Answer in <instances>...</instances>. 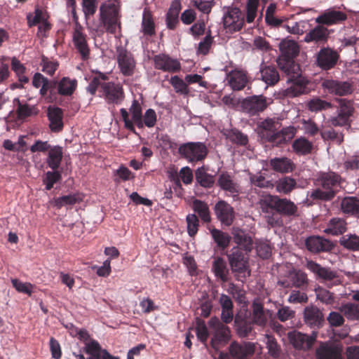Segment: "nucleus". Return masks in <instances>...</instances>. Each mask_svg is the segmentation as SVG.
Instances as JSON below:
<instances>
[{
	"label": "nucleus",
	"instance_id": "obj_55",
	"mask_svg": "<svg viewBox=\"0 0 359 359\" xmlns=\"http://www.w3.org/2000/svg\"><path fill=\"white\" fill-rule=\"evenodd\" d=\"M227 138L231 142L242 146L246 145L248 142V136L236 129L231 130L228 133Z\"/></svg>",
	"mask_w": 359,
	"mask_h": 359
},
{
	"label": "nucleus",
	"instance_id": "obj_7",
	"mask_svg": "<svg viewBox=\"0 0 359 359\" xmlns=\"http://www.w3.org/2000/svg\"><path fill=\"white\" fill-rule=\"evenodd\" d=\"M179 154L189 162L202 161L208 154L205 145L201 142H188L180 146Z\"/></svg>",
	"mask_w": 359,
	"mask_h": 359
},
{
	"label": "nucleus",
	"instance_id": "obj_4",
	"mask_svg": "<svg viewBox=\"0 0 359 359\" xmlns=\"http://www.w3.org/2000/svg\"><path fill=\"white\" fill-rule=\"evenodd\" d=\"M271 102V98L262 95H252L243 99L241 107L243 112L250 116H255L264 111Z\"/></svg>",
	"mask_w": 359,
	"mask_h": 359
},
{
	"label": "nucleus",
	"instance_id": "obj_15",
	"mask_svg": "<svg viewBox=\"0 0 359 359\" xmlns=\"http://www.w3.org/2000/svg\"><path fill=\"white\" fill-rule=\"evenodd\" d=\"M154 66L156 69L170 73L177 72L181 69L180 62L165 54H158L154 57Z\"/></svg>",
	"mask_w": 359,
	"mask_h": 359
},
{
	"label": "nucleus",
	"instance_id": "obj_28",
	"mask_svg": "<svg viewBox=\"0 0 359 359\" xmlns=\"http://www.w3.org/2000/svg\"><path fill=\"white\" fill-rule=\"evenodd\" d=\"M330 32L323 25H319L310 30L304 36V41L306 43L314 42L316 43L327 41Z\"/></svg>",
	"mask_w": 359,
	"mask_h": 359
},
{
	"label": "nucleus",
	"instance_id": "obj_44",
	"mask_svg": "<svg viewBox=\"0 0 359 359\" xmlns=\"http://www.w3.org/2000/svg\"><path fill=\"white\" fill-rule=\"evenodd\" d=\"M339 310L348 320L359 321V304H345L341 306Z\"/></svg>",
	"mask_w": 359,
	"mask_h": 359
},
{
	"label": "nucleus",
	"instance_id": "obj_2",
	"mask_svg": "<svg viewBox=\"0 0 359 359\" xmlns=\"http://www.w3.org/2000/svg\"><path fill=\"white\" fill-rule=\"evenodd\" d=\"M278 67L288 76V82L292 83L290 87L294 96L303 94L306 92L307 80L301 74L299 65L292 59L279 57L277 60Z\"/></svg>",
	"mask_w": 359,
	"mask_h": 359
},
{
	"label": "nucleus",
	"instance_id": "obj_6",
	"mask_svg": "<svg viewBox=\"0 0 359 359\" xmlns=\"http://www.w3.org/2000/svg\"><path fill=\"white\" fill-rule=\"evenodd\" d=\"M101 22L107 32L114 34L120 28L118 8L114 4L102 6L100 8Z\"/></svg>",
	"mask_w": 359,
	"mask_h": 359
},
{
	"label": "nucleus",
	"instance_id": "obj_27",
	"mask_svg": "<svg viewBox=\"0 0 359 359\" xmlns=\"http://www.w3.org/2000/svg\"><path fill=\"white\" fill-rule=\"evenodd\" d=\"M306 248L312 252L329 251L333 245L332 243L320 236H310L306 240Z\"/></svg>",
	"mask_w": 359,
	"mask_h": 359
},
{
	"label": "nucleus",
	"instance_id": "obj_50",
	"mask_svg": "<svg viewBox=\"0 0 359 359\" xmlns=\"http://www.w3.org/2000/svg\"><path fill=\"white\" fill-rule=\"evenodd\" d=\"M340 243L345 248L350 250H359V236L355 234L343 236L340 239Z\"/></svg>",
	"mask_w": 359,
	"mask_h": 359
},
{
	"label": "nucleus",
	"instance_id": "obj_47",
	"mask_svg": "<svg viewBox=\"0 0 359 359\" xmlns=\"http://www.w3.org/2000/svg\"><path fill=\"white\" fill-rule=\"evenodd\" d=\"M278 196L270 194L262 196L259 200V206L262 212L268 213L270 210L276 209Z\"/></svg>",
	"mask_w": 359,
	"mask_h": 359
},
{
	"label": "nucleus",
	"instance_id": "obj_40",
	"mask_svg": "<svg viewBox=\"0 0 359 359\" xmlns=\"http://www.w3.org/2000/svg\"><path fill=\"white\" fill-rule=\"evenodd\" d=\"M341 208L344 213L357 215L359 214V199L353 196L346 197L341 202Z\"/></svg>",
	"mask_w": 359,
	"mask_h": 359
},
{
	"label": "nucleus",
	"instance_id": "obj_17",
	"mask_svg": "<svg viewBox=\"0 0 359 359\" xmlns=\"http://www.w3.org/2000/svg\"><path fill=\"white\" fill-rule=\"evenodd\" d=\"M102 90L105 99L109 103L119 104L123 99V90L119 83L103 82Z\"/></svg>",
	"mask_w": 359,
	"mask_h": 359
},
{
	"label": "nucleus",
	"instance_id": "obj_25",
	"mask_svg": "<svg viewBox=\"0 0 359 359\" xmlns=\"http://www.w3.org/2000/svg\"><path fill=\"white\" fill-rule=\"evenodd\" d=\"M296 133V129L293 126H289L283 128L280 130H277L269 136L267 141L274 145H279L289 142L292 140Z\"/></svg>",
	"mask_w": 359,
	"mask_h": 359
},
{
	"label": "nucleus",
	"instance_id": "obj_60",
	"mask_svg": "<svg viewBox=\"0 0 359 359\" xmlns=\"http://www.w3.org/2000/svg\"><path fill=\"white\" fill-rule=\"evenodd\" d=\"M266 344L269 353L272 357L277 358L279 356L280 348L273 337L266 334Z\"/></svg>",
	"mask_w": 359,
	"mask_h": 359
},
{
	"label": "nucleus",
	"instance_id": "obj_12",
	"mask_svg": "<svg viewBox=\"0 0 359 359\" xmlns=\"http://www.w3.org/2000/svg\"><path fill=\"white\" fill-rule=\"evenodd\" d=\"M116 58L121 72L124 76H131L135 69V61L132 54L122 46L116 48Z\"/></svg>",
	"mask_w": 359,
	"mask_h": 359
},
{
	"label": "nucleus",
	"instance_id": "obj_43",
	"mask_svg": "<svg viewBox=\"0 0 359 359\" xmlns=\"http://www.w3.org/2000/svg\"><path fill=\"white\" fill-rule=\"evenodd\" d=\"M297 187V182L294 179L290 177H284L279 179L276 182V191L281 194H287Z\"/></svg>",
	"mask_w": 359,
	"mask_h": 359
},
{
	"label": "nucleus",
	"instance_id": "obj_37",
	"mask_svg": "<svg viewBox=\"0 0 359 359\" xmlns=\"http://www.w3.org/2000/svg\"><path fill=\"white\" fill-rule=\"evenodd\" d=\"M279 48L282 53L280 57L292 59L299 53V46L292 40H283L279 44Z\"/></svg>",
	"mask_w": 359,
	"mask_h": 359
},
{
	"label": "nucleus",
	"instance_id": "obj_21",
	"mask_svg": "<svg viewBox=\"0 0 359 359\" xmlns=\"http://www.w3.org/2000/svg\"><path fill=\"white\" fill-rule=\"evenodd\" d=\"M318 359H341V348L334 343H323L316 351Z\"/></svg>",
	"mask_w": 359,
	"mask_h": 359
},
{
	"label": "nucleus",
	"instance_id": "obj_20",
	"mask_svg": "<svg viewBox=\"0 0 359 359\" xmlns=\"http://www.w3.org/2000/svg\"><path fill=\"white\" fill-rule=\"evenodd\" d=\"M227 81L233 90H240L245 87L249 79L243 69H235L231 71L226 77Z\"/></svg>",
	"mask_w": 359,
	"mask_h": 359
},
{
	"label": "nucleus",
	"instance_id": "obj_48",
	"mask_svg": "<svg viewBox=\"0 0 359 359\" xmlns=\"http://www.w3.org/2000/svg\"><path fill=\"white\" fill-rule=\"evenodd\" d=\"M193 209L194 212L198 214L204 222H209L210 221L209 208L205 203L199 200H195L193 202Z\"/></svg>",
	"mask_w": 359,
	"mask_h": 359
},
{
	"label": "nucleus",
	"instance_id": "obj_46",
	"mask_svg": "<svg viewBox=\"0 0 359 359\" xmlns=\"http://www.w3.org/2000/svg\"><path fill=\"white\" fill-rule=\"evenodd\" d=\"M210 233L218 247L222 249L228 247L231 241V237L227 233L216 229H212L210 230Z\"/></svg>",
	"mask_w": 359,
	"mask_h": 359
},
{
	"label": "nucleus",
	"instance_id": "obj_14",
	"mask_svg": "<svg viewBox=\"0 0 359 359\" xmlns=\"http://www.w3.org/2000/svg\"><path fill=\"white\" fill-rule=\"evenodd\" d=\"M290 342L296 348L309 349L316 341L317 333L313 332L311 335H307L297 331L290 332L287 334Z\"/></svg>",
	"mask_w": 359,
	"mask_h": 359
},
{
	"label": "nucleus",
	"instance_id": "obj_38",
	"mask_svg": "<svg viewBox=\"0 0 359 359\" xmlns=\"http://www.w3.org/2000/svg\"><path fill=\"white\" fill-rule=\"evenodd\" d=\"M83 195L80 193H75L63 196L54 199V205L57 208L63 206H71L83 201Z\"/></svg>",
	"mask_w": 359,
	"mask_h": 359
},
{
	"label": "nucleus",
	"instance_id": "obj_35",
	"mask_svg": "<svg viewBox=\"0 0 359 359\" xmlns=\"http://www.w3.org/2000/svg\"><path fill=\"white\" fill-rule=\"evenodd\" d=\"M280 128V123L276 118H268L261 121L258 124L259 133L266 140L271 135L273 132L279 130Z\"/></svg>",
	"mask_w": 359,
	"mask_h": 359
},
{
	"label": "nucleus",
	"instance_id": "obj_56",
	"mask_svg": "<svg viewBox=\"0 0 359 359\" xmlns=\"http://www.w3.org/2000/svg\"><path fill=\"white\" fill-rule=\"evenodd\" d=\"M38 113L39 109L36 105L23 104L20 106V108H17V114L20 118L34 116L38 114Z\"/></svg>",
	"mask_w": 359,
	"mask_h": 359
},
{
	"label": "nucleus",
	"instance_id": "obj_53",
	"mask_svg": "<svg viewBox=\"0 0 359 359\" xmlns=\"http://www.w3.org/2000/svg\"><path fill=\"white\" fill-rule=\"evenodd\" d=\"M307 107L310 111L317 112L332 108V104L329 102L316 97L308 102Z\"/></svg>",
	"mask_w": 359,
	"mask_h": 359
},
{
	"label": "nucleus",
	"instance_id": "obj_58",
	"mask_svg": "<svg viewBox=\"0 0 359 359\" xmlns=\"http://www.w3.org/2000/svg\"><path fill=\"white\" fill-rule=\"evenodd\" d=\"M250 180L253 185L258 187L269 188L273 187L272 183L267 180L261 172L250 175Z\"/></svg>",
	"mask_w": 359,
	"mask_h": 359
},
{
	"label": "nucleus",
	"instance_id": "obj_49",
	"mask_svg": "<svg viewBox=\"0 0 359 359\" xmlns=\"http://www.w3.org/2000/svg\"><path fill=\"white\" fill-rule=\"evenodd\" d=\"M130 114H132V121L133 123H135L138 128H143L142 115V107L139 102L134 100L129 109Z\"/></svg>",
	"mask_w": 359,
	"mask_h": 359
},
{
	"label": "nucleus",
	"instance_id": "obj_32",
	"mask_svg": "<svg viewBox=\"0 0 359 359\" xmlns=\"http://www.w3.org/2000/svg\"><path fill=\"white\" fill-rule=\"evenodd\" d=\"M232 235L233 241L238 245V248H243L246 252L251 251L253 248V242L248 233L240 229H233Z\"/></svg>",
	"mask_w": 359,
	"mask_h": 359
},
{
	"label": "nucleus",
	"instance_id": "obj_51",
	"mask_svg": "<svg viewBox=\"0 0 359 359\" xmlns=\"http://www.w3.org/2000/svg\"><path fill=\"white\" fill-rule=\"evenodd\" d=\"M292 148L296 153L304 155L311 152L312 144L305 137H300L294 141Z\"/></svg>",
	"mask_w": 359,
	"mask_h": 359
},
{
	"label": "nucleus",
	"instance_id": "obj_57",
	"mask_svg": "<svg viewBox=\"0 0 359 359\" xmlns=\"http://www.w3.org/2000/svg\"><path fill=\"white\" fill-rule=\"evenodd\" d=\"M62 177L61 173L58 171H48L46 173V177L43 179V184L46 185V189L49 191L50 190L54 184L60 180Z\"/></svg>",
	"mask_w": 359,
	"mask_h": 359
},
{
	"label": "nucleus",
	"instance_id": "obj_33",
	"mask_svg": "<svg viewBox=\"0 0 359 359\" xmlns=\"http://www.w3.org/2000/svg\"><path fill=\"white\" fill-rule=\"evenodd\" d=\"M57 93L62 96H71L76 89L77 81L65 76L56 83Z\"/></svg>",
	"mask_w": 359,
	"mask_h": 359
},
{
	"label": "nucleus",
	"instance_id": "obj_63",
	"mask_svg": "<svg viewBox=\"0 0 359 359\" xmlns=\"http://www.w3.org/2000/svg\"><path fill=\"white\" fill-rule=\"evenodd\" d=\"M321 137L325 140H332L340 144L344 141V136L341 133H337L331 129L320 133Z\"/></svg>",
	"mask_w": 359,
	"mask_h": 359
},
{
	"label": "nucleus",
	"instance_id": "obj_29",
	"mask_svg": "<svg viewBox=\"0 0 359 359\" xmlns=\"http://www.w3.org/2000/svg\"><path fill=\"white\" fill-rule=\"evenodd\" d=\"M307 283L306 274L299 270H292L288 273L287 280L278 281V284L283 287L295 286L297 287H302Z\"/></svg>",
	"mask_w": 359,
	"mask_h": 359
},
{
	"label": "nucleus",
	"instance_id": "obj_42",
	"mask_svg": "<svg viewBox=\"0 0 359 359\" xmlns=\"http://www.w3.org/2000/svg\"><path fill=\"white\" fill-rule=\"evenodd\" d=\"M346 230V223L341 218H333L329 223L324 232L332 235L342 234Z\"/></svg>",
	"mask_w": 359,
	"mask_h": 359
},
{
	"label": "nucleus",
	"instance_id": "obj_30",
	"mask_svg": "<svg viewBox=\"0 0 359 359\" xmlns=\"http://www.w3.org/2000/svg\"><path fill=\"white\" fill-rule=\"evenodd\" d=\"M84 351L88 355V359H117V357L110 355L107 350L102 349L97 341L88 344Z\"/></svg>",
	"mask_w": 359,
	"mask_h": 359
},
{
	"label": "nucleus",
	"instance_id": "obj_64",
	"mask_svg": "<svg viewBox=\"0 0 359 359\" xmlns=\"http://www.w3.org/2000/svg\"><path fill=\"white\" fill-rule=\"evenodd\" d=\"M187 231L190 236L196 234L198 228V219L194 214H189L187 216Z\"/></svg>",
	"mask_w": 359,
	"mask_h": 359
},
{
	"label": "nucleus",
	"instance_id": "obj_1",
	"mask_svg": "<svg viewBox=\"0 0 359 359\" xmlns=\"http://www.w3.org/2000/svg\"><path fill=\"white\" fill-rule=\"evenodd\" d=\"M342 182L341 177L334 172H320L316 180V184L323 189L318 188L313 190L310 197L314 200H330L334 196L338 188L341 187Z\"/></svg>",
	"mask_w": 359,
	"mask_h": 359
},
{
	"label": "nucleus",
	"instance_id": "obj_3",
	"mask_svg": "<svg viewBox=\"0 0 359 359\" xmlns=\"http://www.w3.org/2000/svg\"><path fill=\"white\" fill-rule=\"evenodd\" d=\"M228 257L231 269L237 273L238 279L243 282L250 274L247 255L241 248L234 247Z\"/></svg>",
	"mask_w": 359,
	"mask_h": 359
},
{
	"label": "nucleus",
	"instance_id": "obj_59",
	"mask_svg": "<svg viewBox=\"0 0 359 359\" xmlns=\"http://www.w3.org/2000/svg\"><path fill=\"white\" fill-rule=\"evenodd\" d=\"M316 297L321 302L326 304H331L334 302V298L330 291L321 287H318L315 290Z\"/></svg>",
	"mask_w": 359,
	"mask_h": 359
},
{
	"label": "nucleus",
	"instance_id": "obj_26",
	"mask_svg": "<svg viewBox=\"0 0 359 359\" xmlns=\"http://www.w3.org/2000/svg\"><path fill=\"white\" fill-rule=\"evenodd\" d=\"M254 351L255 347L251 343L238 344L233 342L229 346V353L234 359H246Z\"/></svg>",
	"mask_w": 359,
	"mask_h": 359
},
{
	"label": "nucleus",
	"instance_id": "obj_62",
	"mask_svg": "<svg viewBox=\"0 0 359 359\" xmlns=\"http://www.w3.org/2000/svg\"><path fill=\"white\" fill-rule=\"evenodd\" d=\"M47 20V15L46 13H44L43 11L36 8L35 10L34 15L33 14H28L27 15V20H28V25L29 27H32L34 25H36L39 23H41V22Z\"/></svg>",
	"mask_w": 359,
	"mask_h": 359
},
{
	"label": "nucleus",
	"instance_id": "obj_24",
	"mask_svg": "<svg viewBox=\"0 0 359 359\" xmlns=\"http://www.w3.org/2000/svg\"><path fill=\"white\" fill-rule=\"evenodd\" d=\"M217 184L222 190L229 193L232 196H236L241 192L239 184L227 172H222L219 175Z\"/></svg>",
	"mask_w": 359,
	"mask_h": 359
},
{
	"label": "nucleus",
	"instance_id": "obj_11",
	"mask_svg": "<svg viewBox=\"0 0 359 359\" xmlns=\"http://www.w3.org/2000/svg\"><path fill=\"white\" fill-rule=\"evenodd\" d=\"M244 22V15L238 8L229 7L224 13V26L231 32L239 31L243 27Z\"/></svg>",
	"mask_w": 359,
	"mask_h": 359
},
{
	"label": "nucleus",
	"instance_id": "obj_54",
	"mask_svg": "<svg viewBox=\"0 0 359 359\" xmlns=\"http://www.w3.org/2000/svg\"><path fill=\"white\" fill-rule=\"evenodd\" d=\"M142 31L145 34L152 35L154 33V23L149 11L144 10L142 17Z\"/></svg>",
	"mask_w": 359,
	"mask_h": 359
},
{
	"label": "nucleus",
	"instance_id": "obj_19",
	"mask_svg": "<svg viewBox=\"0 0 359 359\" xmlns=\"http://www.w3.org/2000/svg\"><path fill=\"white\" fill-rule=\"evenodd\" d=\"M215 212L217 219L222 224L230 226L234 219L233 208L226 201H219L215 206Z\"/></svg>",
	"mask_w": 359,
	"mask_h": 359
},
{
	"label": "nucleus",
	"instance_id": "obj_39",
	"mask_svg": "<svg viewBox=\"0 0 359 359\" xmlns=\"http://www.w3.org/2000/svg\"><path fill=\"white\" fill-rule=\"evenodd\" d=\"M262 81L267 85L273 86L280 79L277 69L271 66H265L260 69Z\"/></svg>",
	"mask_w": 359,
	"mask_h": 359
},
{
	"label": "nucleus",
	"instance_id": "obj_9",
	"mask_svg": "<svg viewBox=\"0 0 359 359\" xmlns=\"http://www.w3.org/2000/svg\"><path fill=\"white\" fill-rule=\"evenodd\" d=\"M210 327L214 330L211 339L212 348L218 349L221 344H226L230 339V330L217 318H212L209 321Z\"/></svg>",
	"mask_w": 359,
	"mask_h": 359
},
{
	"label": "nucleus",
	"instance_id": "obj_45",
	"mask_svg": "<svg viewBox=\"0 0 359 359\" xmlns=\"http://www.w3.org/2000/svg\"><path fill=\"white\" fill-rule=\"evenodd\" d=\"M196 180L201 186L205 188L211 187L215 182L213 176L207 173L203 167L199 168L196 170Z\"/></svg>",
	"mask_w": 359,
	"mask_h": 359
},
{
	"label": "nucleus",
	"instance_id": "obj_22",
	"mask_svg": "<svg viewBox=\"0 0 359 359\" xmlns=\"http://www.w3.org/2000/svg\"><path fill=\"white\" fill-rule=\"evenodd\" d=\"M252 307V320L253 323L259 326L264 327L269 320L272 318V311L270 310H264L263 305L258 300L253 302Z\"/></svg>",
	"mask_w": 359,
	"mask_h": 359
},
{
	"label": "nucleus",
	"instance_id": "obj_52",
	"mask_svg": "<svg viewBox=\"0 0 359 359\" xmlns=\"http://www.w3.org/2000/svg\"><path fill=\"white\" fill-rule=\"evenodd\" d=\"M212 270L215 276L222 280H226L228 269L226 262L220 257L215 259L212 265Z\"/></svg>",
	"mask_w": 359,
	"mask_h": 359
},
{
	"label": "nucleus",
	"instance_id": "obj_23",
	"mask_svg": "<svg viewBox=\"0 0 359 359\" xmlns=\"http://www.w3.org/2000/svg\"><path fill=\"white\" fill-rule=\"evenodd\" d=\"M304 320L306 325L313 328H318L323 322V314L316 306H308L304 311Z\"/></svg>",
	"mask_w": 359,
	"mask_h": 359
},
{
	"label": "nucleus",
	"instance_id": "obj_34",
	"mask_svg": "<svg viewBox=\"0 0 359 359\" xmlns=\"http://www.w3.org/2000/svg\"><path fill=\"white\" fill-rule=\"evenodd\" d=\"M270 166L274 171L280 173L291 172L294 169V164L292 160L286 157L271 159Z\"/></svg>",
	"mask_w": 359,
	"mask_h": 359
},
{
	"label": "nucleus",
	"instance_id": "obj_13",
	"mask_svg": "<svg viewBox=\"0 0 359 359\" xmlns=\"http://www.w3.org/2000/svg\"><path fill=\"white\" fill-rule=\"evenodd\" d=\"M346 19L347 15L345 13L333 7L325 10L316 18L315 21L319 25L331 26L340 24Z\"/></svg>",
	"mask_w": 359,
	"mask_h": 359
},
{
	"label": "nucleus",
	"instance_id": "obj_41",
	"mask_svg": "<svg viewBox=\"0 0 359 359\" xmlns=\"http://www.w3.org/2000/svg\"><path fill=\"white\" fill-rule=\"evenodd\" d=\"M276 210L284 215L291 216L296 214L297 208L296 205L287 198H280L277 201Z\"/></svg>",
	"mask_w": 359,
	"mask_h": 359
},
{
	"label": "nucleus",
	"instance_id": "obj_61",
	"mask_svg": "<svg viewBox=\"0 0 359 359\" xmlns=\"http://www.w3.org/2000/svg\"><path fill=\"white\" fill-rule=\"evenodd\" d=\"M70 333L72 335L77 337L81 341H82L84 344V350L86 349L87 345L90 344L94 339H90L89 334L84 329H77L76 327H73Z\"/></svg>",
	"mask_w": 359,
	"mask_h": 359
},
{
	"label": "nucleus",
	"instance_id": "obj_10",
	"mask_svg": "<svg viewBox=\"0 0 359 359\" xmlns=\"http://www.w3.org/2000/svg\"><path fill=\"white\" fill-rule=\"evenodd\" d=\"M321 86L328 93L338 96L348 95L353 92V84L350 81L325 79Z\"/></svg>",
	"mask_w": 359,
	"mask_h": 359
},
{
	"label": "nucleus",
	"instance_id": "obj_5",
	"mask_svg": "<svg viewBox=\"0 0 359 359\" xmlns=\"http://www.w3.org/2000/svg\"><path fill=\"white\" fill-rule=\"evenodd\" d=\"M335 101L338 103L337 114L331 117L330 122L334 126H346L354 112L353 103L351 100L342 98H337Z\"/></svg>",
	"mask_w": 359,
	"mask_h": 359
},
{
	"label": "nucleus",
	"instance_id": "obj_16",
	"mask_svg": "<svg viewBox=\"0 0 359 359\" xmlns=\"http://www.w3.org/2000/svg\"><path fill=\"white\" fill-rule=\"evenodd\" d=\"M338 59L337 51L330 48H323L317 55V64L321 69L328 70L334 67Z\"/></svg>",
	"mask_w": 359,
	"mask_h": 359
},
{
	"label": "nucleus",
	"instance_id": "obj_36",
	"mask_svg": "<svg viewBox=\"0 0 359 359\" xmlns=\"http://www.w3.org/2000/svg\"><path fill=\"white\" fill-rule=\"evenodd\" d=\"M63 153L62 147L55 146L48 150V156L46 158V163L48 166L53 170H56L59 168L62 160Z\"/></svg>",
	"mask_w": 359,
	"mask_h": 359
},
{
	"label": "nucleus",
	"instance_id": "obj_8",
	"mask_svg": "<svg viewBox=\"0 0 359 359\" xmlns=\"http://www.w3.org/2000/svg\"><path fill=\"white\" fill-rule=\"evenodd\" d=\"M306 266L309 271L313 273L318 278L327 283L329 286L337 285L341 282L337 272L329 268L323 267L313 261H308Z\"/></svg>",
	"mask_w": 359,
	"mask_h": 359
},
{
	"label": "nucleus",
	"instance_id": "obj_18",
	"mask_svg": "<svg viewBox=\"0 0 359 359\" xmlns=\"http://www.w3.org/2000/svg\"><path fill=\"white\" fill-rule=\"evenodd\" d=\"M72 42L82 58L86 59L89 55V48L87 43L86 35L84 34L83 28L79 25H76L72 32Z\"/></svg>",
	"mask_w": 359,
	"mask_h": 359
},
{
	"label": "nucleus",
	"instance_id": "obj_31",
	"mask_svg": "<svg viewBox=\"0 0 359 359\" xmlns=\"http://www.w3.org/2000/svg\"><path fill=\"white\" fill-rule=\"evenodd\" d=\"M48 117L50 128L53 132H59L63 128V113L61 109L55 107L48 108Z\"/></svg>",
	"mask_w": 359,
	"mask_h": 359
}]
</instances>
